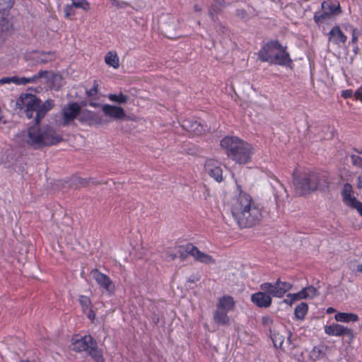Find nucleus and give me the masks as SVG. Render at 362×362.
Returning <instances> with one entry per match:
<instances>
[{
  "label": "nucleus",
  "mask_w": 362,
  "mask_h": 362,
  "mask_svg": "<svg viewBox=\"0 0 362 362\" xmlns=\"http://www.w3.org/2000/svg\"><path fill=\"white\" fill-rule=\"evenodd\" d=\"M341 13L340 4L337 0H325L321 3V11L315 12L313 16L314 21L320 25L334 16Z\"/></svg>",
  "instance_id": "6e6552de"
},
{
  "label": "nucleus",
  "mask_w": 362,
  "mask_h": 362,
  "mask_svg": "<svg viewBox=\"0 0 362 362\" xmlns=\"http://www.w3.org/2000/svg\"><path fill=\"white\" fill-rule=\"evenodd\" d=\"M353 151L357 153L358 154H362V147L361 148H354Z\"/></svg>",
  "instance_id": "09e8293b"
},
{
  "label": "nucleus",
  "mask_w": 362,
  "mask_h": 362,
  "mask_svg": "<svg viewBox=\"0 0 362 362\" xmlns=\"http://www.w3.org/2000/svg\"><path fill=\"white\" fill-rule=\"evenodd\" d=\"M294 302H295V300L293 299V297H287L286 296V298H285L284 300V303L288 305H291Z\"/></svg>",
  "instance_id": "de8ad7c7"
},
{
  "label": "nucleus",
  "mask_w": 362,
  "mask_h": 362,
  "mask_svg": "<svg viewBox=\"0 0 362 362\" xmlns=\"http://www.w3.org/2000/svg\"><path fill=\"white\" fill-rule=\"evenodd\" d=\"M220 29L222 30V32L224 33L225 30H227V28H225L224 26H220Z\"/></svg>",
  "instance_id": "6e6d98bb"
},
{
  "label": "nucleus",
  "mask_w": 362,
  "mask_h": 362,
  "mask_svg": "<svg viewBox=\"0 0 362 362\" xmlns=\"http://www.w3.org/2000/svg\"><path fill=\"white\" fill-rule=\"evenodd\" d=\"M47 74V71H40L37 74L34 75L31 77H19L13 76V83L16 85H25L29 83H35L39 78L45 77Z\"/></svg>",
  "instance_id": "5701e85b"
},
{
  "label": "nucleus",
  "mask_w": 362,
  "mask_h": 362,
  "mask_svg": "<svg viewBox=\"0 0 362 362\" xmlns=\"http://www.w3.org/2000/svg\"><path fill=\"white\" fill-rule=\"evenodd\" d=\"M329 349V347L325 344L315 346L308 354L309 358L316 361L327 358V352Z\"/></svg>",
  "instance_id": "6ab92c4d"
},
{
  "label": "nucleus",
  "mask_w": 362,
  "mask_h": 362,
  "mask_svg": "<svg viewBox=\"0 0 362 362\" xmlns=\"http://www.w3.org/2000/svg\"><path fill=\"white\" fill-rule=\"evenodd\" d=\"M286 296L293 297V299L295 300V301L306 299V296L304 294L303 289L296 293H288Z\"/></svg>",
  "instance_id": "e433bc0d"
},
{
  "label": "nucleus",
  "mask_w": 362,
  "mask_h": 362,
  "mask_svg": "<svg viewBox=\"0 0 362 362\" xmlns=\"http://www.w3.org/2000/svg\"><path fill=\"white\" fill-rule=\"evenodd\" d=\"M78 303L81 307L82 312H86V310L93 307L90 298L84 295H80L78 296Z\"/></svg>",
  "instance_id": "cd10ccee"
},
{
  "label": "nucleus",
  "mask_w": 362,
  "mask_h": 362,
  "mask_svg": "<svg viewBox=\"0 0 362 362\" xmlns=\"http://www.w3.org/2000/svg\"><path fill=\"white\" fill-rule=\"evenodd\" d=\"M200 279H201L200 275H198V274L193 275L188 278L187 282L195 283V282L199 281L200 280Z\"/></svg>",
  "instance_id": "a18cd8bd"
},
{
  "label": "nucleus",
  "mask_w": 362,
  "mask_h": 362,
  "mask_svg": "<svg viewBox=\"0 0 362 362\" xmlns=\"http://www.w3.org/2000/svg\"><path fill=\"white\" fill-rule=\"evenodd\" d=\"M41 103L40 99L37 98L35 95L31 93H22L16 101L18 107L23 110L28 118L33 117L35 110Z\"/></svg>",
  "instance_id": "1a4fd4ad"
},
{
  "label": "nucleus",
  "mask_w": 362,
  "mask_h": 362,
  "mask_svg": "<svg viewBox=\"0 0 362 362\" xmlns=\"http://www.w3.org/2000/svg\"><path fill=\"white\" fill-rule=\"evenodd\" d=\"M258 57L262 62L292 68L293 63L287 47L277 40L266 42L259 50Z\"/></svg>",
  "instance_id": "39448f33"
},
{
  "label": "nucleus",
  "mask_w": 362,
  "mask_h": 362,
  "mask_svg": "<svg viewBox=\"0 0 362 362\" xmlns=\"http://www.w3.org/2000/svg\"><path fill=\"white\" fill-rule=\"evenodd\" d=\"M98 87H99L98 83L96 80H95L93 81V87L90 89L86 90L87 96H88V97L95 96L98 93Z\"/></svg>",
  "instance_id": "c9c22d12"
},
{
  "label": "nucleus",
  "mask_w": 362,
  "mask_h": 362,
  "mask_svg": "<svg viewBox=\"0 0 362 362\" xmlns=\"http://www.w3.org/2000/svg\"><path fill=\"white\" fill-rule=\"evenodd\" d=\"M223 1H215L211 8L210 13L212 15L214 13H218L219 12L218 6L222 7L223 6Z\"/></svg>",
  "instance_id": "ea45409f"
},
{
  "label": "nucleus",
  "mask_w": 362,
  "mask_h": 362,
  "mask_svg": "<svg viewBox=\"0 0 362 362\" xmlns=\"http://www.w3.org/2000/svg\"><path fill=\"white\" fill-rule=\"evenodd\" d=\"M181 126L193 135H202L207 130L206 125L194 119H185L182 122Z\"/></svg>",
  "instance_id": "dca6fc26"
},
{
  "label": "nucleus",
  "mask_w": 362,
  "mask_h": 362,
  "mask_svg": "<svg viewBox=\"0 0 362 362\" xmlns=\"http://www.w3.org/2000/svg\"><path fill=\"white\" fill-rule=\"evenodd\" d=\"M325 333L329 336L346 337L345 341L348 344H352L354 339V333L353 329L346 327L340 324L333 323L330 325L325 326Z\"/></svg>",
  "instance_id": "9d476101"
},
{
  "label": "nucleus",
  "mask_w": 362,
  "mask_h": 362,
  "mask_svg": "<svg viewBox=\"0 0 362 362\" xmlns=\"http://www.w3.org/2000/svg\"><path fill=\"white\" fill-rule=\"evenodd\" d=\"M71 4L76 8H81L85 11H88L90 8V4L87 0H71Z\"/></svg>",
  "instance_id": "c756f323"
},
{
  "label": "nucleus",
  "mask_w": 362,
  "mask_h": 362,
  "mask_svg": "<svg viewBox=\"0 0 362 362\" xmlns=\"http://www.w3.org/2000/svg\"><path fill=\"white\" fill-rule=\"evenodd\" d=\"M353 187L349 183H346L344 185L341 191V196L343 202L346 205L353 209H355L358 212L362 209V202L357 200L353 194Z\"/></svg>",
  "instance_id": "ddd939ff"
},
{
  "label": "nucleus",
  "mask_w": 362,
  "mask_h": 362,
  "mask_svg": "<svg viewBox=\"0 0 362 362\" xmlns=\"http://www.w3.org/2000/svg\"><path fill=\"white\" fill-rule=\"evenodd\" d=\"M70 349L75 352H86L95 362L105 361L103 349L90 334H74L71 339Z\"/></svg>",
  "instance_id": "0eeeda50"
},
{
  "label": "nucleus",
  "mask_w": 362,
  "mask_h": 362,
  "mask_svg": "<svg viewBox=\"0 0 362 362\" xmlns=\"http://www.w3.org/2000/svg\"><path fill=\"white\" fill-rule=\"evenodd\" d=\"M14 5V0H0V13L9 11Z\"/></svg>",
  "instance_id": "7c9ffc66"
},
{
  "label": "nucleus",
  "mask_w": 362,
  "mask_h": 362,
  "mask_svg": "<svg viewBox=\"0 0 362 362\" xmlns=\"http://www.w3.org/2000/svg\"><path fill=\"white\" fill-rule=\"evenodd\" d=\"M293 179L295 189L300 195L326 187L328 185L324 174L310 169L295 170Z\"/></svg>",
  "instance_id": "7ed1b4c3"
},
{
  "label": "nucleus",
  "mask_w": 362,
  "mask_h": 362,
  "mask_svg": "<svg viewBox=\"0 0 362 362\" xmlns=\"http://www.w3.org/2000/svg\"><path fill=\"white\" fill-rule=\"evenodd\" d=\"M235 306L234 298L229 295H224L218 298L216 309L226 310L228 312L233 311Z\"/></svg>",
  "instance_id": "412c9836"
},
{
  "label": "nucleus",
  "mask_w": 362,
  "mask_h": 362,
  "mask_svg": "<svg viewBox=\"0 0 362 362\" xmlns=\"http://www.w3.org/2000/svg\"><path fill=\"white\" fill-rule=\"evenodd\" d=\"M352 37H351V43L355 45L356 49H358V39L359 35H361V32L358 29L354 28L352 29Z\"/></svg>",
  "instance_id": "4c0bfd02"
},
{
  "label": "nucleus",
  "mask_w": 362,
  "mask_h": 362,
  "mask_svg": "<svg viewBox=\"0 0 362 362\" xmlns=\"http://www.w3.org/2000/svg\"><path fill=\"white\" fill-rule=\"evenodd\" d=\"M350 160L351 164L356 168L362 169V157L356 155V154H350L349 155Z\"/></svg>",
  "instance_id": "72a5a7b5"
},
{
  "label": "nucleus",
  "mask_w": 362,
  "mask_h": 362,
  "mask_svg": "<svg viewBox=\"0 0 362 362\" xmlns=\"http://www.w3.org/2000/svg\"><path fill=\"white\" fill-rule=\"evenodd\" d=\"M307 298H313L317 296V291L313 286H309L303 288Z\"/></svg>",
  "instance_id": "2f4dec72"
},
{
  "label": "nucleus",
  "mask_w": 362,
  "mask_h": 362,
  "mask_svg": "<svg viewBox=\"0 0 362 362\" xmlns=\"http://www.w3.org/2000/svg\"><path fill=\"white\" fill-rule=\"evenodd\" d=\"M78 119L81 123H88L90 124L93 122H95L100 124L98 115L89 110H81Z\"/></svg>",
  "instance_id": "4be33fe9"
},
{
  "label": "nucleus",
  "mask_w": 362,
  "mask_h": 362,
  "mask_svg": "<svg viewBox=\"0 0 362 362\" xmlns=\"http://www.w3.org/2000/svg\"><path fill=\"white\" fill-rule=\"evenodd\" d=\"M104 115L114 119H124L126 117L124 110L119 106L105 104L102 106Z\"/></svg>",
  "instance_id": "f3484780"
},
{
  "label": "nucleus",
  "mask_w": 362,
  "mask_h": 362,
  "mask_svg": "<svg viewBox=\"0 0 362 362\" xmlns=\"http://www.w3.org/2000/svg\"><path fill=\"white\" fill-rule=\"evenodd\" d=\"M74 182L76 187H86L89 183V180L82 177H76Z\"/></svg>",
  "instance_id": "58836bf2"
},
{
  "label": "nucleus",
  "mask_w": 362,
  "mask_h": 362,
  "mask_svg": "<svg viewBox=\"0 0 362 362\" xmlns=\"http://www.w3.org/2000/svg\"><path fill=\"white\" fill-rule=\"evenodd\" d=\"M90 274L100 288H104L107 292L114 291L115 284L107 275L102 273L98 269H93Z\"/></svg>",
  "instance_id": "4468645a"
},
{
  "label": "nucleus",
  "mask_w": 362,
  "mask_h": 362,
  "mask_svg": "<svg viewBox=\"0 0 362 362\" xmlns=\"http://www.w3.org/2000/svg\"><path fill=\"white\" fill-rule=\"evenodd\" d=\"M357 271L362 273V264H359L357 266Z\"/></svg>",
  "instance_id": "603ef678"
},
{
  "label": "nucleus",
  "mask_w": 362,
  "mask_h": 362,
  "mask_svg": "<svg viewBox=\"0 0 362 362\" xmlns=\"http://www.w3.org/2000/svg\"><path fill=\"white\" fill-rule=\"evenodd\" d=\"M176 257H177V256H176V255H172V258H173V259H175Z\"/></svg>",
  "instance_id": "13d9d810"
},
{
  "label": "nucleus",
  "mask_w": 362,
  "mask_h": 362,
  "mask_svg": "<svg viewBox=\"0 0 362 362\" xmlns=\"http://www.w3.org/2000/svg\"><path fill=\"white\" fill-rule=\"evenodd\" d=\"M229 312L221 310L219 309L215 310L213 315V320L214 322L219 326H227L230 323V319L228 313Z\"/></svg>",
  "instance_id": "b1692460"
},
{
  "label": "nucleus",
  "mask_w": 362,
  "mask_h": 362,
  "mask_svg": "<svg viewBox=\"0 0 362 362\" xmlns=\"http://www.w3.org/2000/svg\"><path fill=\"white\" fill-rule=\"evenodd\" d=\"M308 311V305L305 302H302L298 304L294 310V315L296 318L300 320H304L305 315Z\"/></svg>",
  "instance_id": "bb28decb"
},
{
  "label": "nucleus",
  "mask_w": 362,
  "mask_h": 362,
  "mask_svg": "<svg viewBox=\"0 0 362 362\" xmlns=\"http://www.w3.org/2000/svg\"><path fill=\"white\" fill-rule=\"evenodd\" d=\"M4 29L3 27L1 28V30H0V32H4Z\"/></svg>",
  "instance_id": "4d7b16f0"
},
{
  "label": "nucleus",
  "mask_w": 362,
  "mask_h": 362,
  "mask_svg": "<svg viewBox=\"0 0 362 362\" xmlns=\"http://www.w3.org/2000/svg\"><path fill=\"white\" fill-rule=\"evenodd\" d=\"M18 362H35V361H30L27 360V359H22V360H20Z\"/></svg>",
  "instance_id": "5fc2aeb1"
},
{
  "label": "nucleus",
  "mask_w": 362,
  "mask_h": 362,
  "mask_svg": "<svg viewBox=\"0 0 362 362\" xmlns=\"http://www.w3.org/2000/svg\"><path fill=\"white\" fill-rule=\"evenodd\" d=\"M329 42L339 47L341 45H344L346 42L347 37L341 30L339 25L334 26L328 33Z\"/></svg>",
  "instance_id": "a211bd4d"
},
{
  "label": "nucleus",
  "mask_w": 362,
  "mask_h": 362,
  "mask_svg": "<svg viewBox=\"0 0 362 362\" xmlns=\"http://www.w3.org/2000/svg\"><path fill=\"white\" fill-rule=\"evenodd\" d=\"M356 100H360L362 103V86L358 88L354 93Z\"/></svg>",
  "instance_id": "c03bdc74"
},
{
  "label": "nucleus",
  "mask_w": 362,
  "mask_h": 362,
  "mask_svg": "<svg viewBox=\"0 0 362 362\" xmlns=\"http://www.w3.org/2000/svg\"><path fill=\"white\" fill-rule=\"evenodd\" d=\"M226 208L241 229L258 225L263 218L261 204L238 183L235 194L226 202Z\"/></svg>",
  "instance_id": "f257e3e1"
},
{
  "label": "nucleus",
  "mask_w": 362,
  "mask_h": 362,
  "mask_svg": "<svg viewBox=\"0 0 362 362\" xmlns=\"http://www.w3.org/2000/svg\"><path fill=\"white\" fill-rule=\"evenodd\" d=\"M259 288L262 291L251 295V302L259 308H268L272 304V297L281 298L292 289L293 285L288 281H282L279 278L274 283L265 282L261 284Z\"/></svg>",
  "instance_id": "f03ea898"
},
{
  "label": "nucleus",
  "mask_w": 362,
  "mask_h": 362,
  "mask_svg": "<svg viewBox=\"0 0 362 362\" xmlns=\"http://www.w3.org/2000/svg\"><path fill=\"white\" fill-rule=\"evenodd\" d=\"M261 321L264 326H269L273 323L272 318L269 315L263 316Z\"/></svg>",
  "instance_id": "37998d69"
},
{
  "label": "nucleus",
  "mask_w": 362,
  "mask_h": 362,
  "mask_svg": "<svg viewBox=\"0 0 362 362\" xmlns=\"http://www.w3.org/2000/svg\"><path fill=\"white\" fill-rule=\"evenodd\" d=\"M81 106L76 102L70 103L62 110V124L65 127L71 124L75 119L78 118Z\"/></svg>",
  "instance_id": "9b49d317"
},
{
  "label": "nucleus",
  "mask_w": 362,
  "mask_h": 362,
  "mask_svg": "<svg viewBox=\"0 0 362 362\" xmlns=\"http://www.w3.org/2000/svg\"><path fill=\"white\" fill-rule=\"evenodd\" d=\"M54 102L52 100H47L42 104H39L35 112H36V116L35 117V122L37 124H40L41 119L44 118L47 112L51 110L54 107Z\"/></svg>",
  "instance_id": "aec40b11"
},
{
  "label": "nucleus",
  "mask_w": 362,
  "mask_h": 362,
  "mask_svg": "<svg viewBox=\"0 0 362 362\" xmlns=\"http://www.w3.org/2000/svg\"><path fill=\"white\" fill-rule=\"evenodd\" d=\"M13 76L12 77H4L0 79V83L6 84L13 83Z\"/></svg>",
  "instance_id": "49530a36"
},
{
  "label": "nucleus",
  "mask_w": 362,
  "mask_h": 362,
  "mask_svg": "<svg viewBox=\"0 0 362 362\" xmlns=\"http://www.w3.org/2000/svg\"><path fill=\"white\" fill-rule=\"evenodd\" d=\"M334 312H335V309H334V308H331V307H330V308H328L327 309V313H328V314H332V313H334Z\"/></svg>",
  "instance_id": "8fccbe9b"
},
{
  "label": "nucleus",
  "mask_w": 362,
  "mask_h": 362,
  "mask_svg": "<svg viewBox=\"0 0 362 362\" xmlns=\"http://www.w3.org/2000/svg\"><path fill=\"white\" fill-rule=\"evenodd\" d=\"M354 93L351 89L343 90L341 93V96L344 99H348L352 98Z\"/></svg>",
  "instance_id": "79ce46f5"
},
{
  "label": "nucleus",
  "mask_w": 362,
  "mask_h": 362,
  "mask_svg": "<svg viewBox=\"0 0 362 362\" xmlns=\"http://www.w3.org/2000/svg\"><path fill=\"white\" fill-rule=\"evenodd\" d=\"M1 21H2V22H4V21H5V19L3 18L1 19Z\"/></svg>",
  "instance_id": "052dcab7"
},
{
  "label": "nucleus",
  "mask_w": 362,
  "mask_h": 362,
  "mask_svg": "<svg viewBox=\"0 0 362 362\" xmlns=\"http://www.w3.org/2000/svg\"><path fill=\"white\" fill-rule=\"evenodd\" d=\"M358 213L362 216V209L361 211H359Z\"/></svg>",
  "instance_id": "bf43d9fd"
},
{
  "label": "nucleus",
  "mask_w": 362,
  "mask_h": 362,
  "mask_svg": "<svg viewBox=\"0 0 362 362\" xmlns=\"http://www.w3.org/2000/svg\"><path fill=\"white\" fill-rule=\"evenodd\" d=\"M105 62L109 66L118 69L119 66V58L116 51H108L105 56Z\"/></svg>",
  "instance_id": "393cba45"
},
{
  "label": "nucleus",
  "mask_w": 362,
  "mask_h": 362,
  "mask_svg": "<svg viewBox=\"0 0 362 362\" xmlns=\"http://www.w3.org/2000/svg\"><path fill=\"white\" fill-rule=\"evenodd\" d=\"M85 315H86V317L91 322H93L95 320V313L93 311V308H90L88 310H86V312H83Z\"/></svg>",
  "instance_id": "a19ab883"
},
{
  "label": "nucleus",
  "mask_w": 362,
  "mask_h": 362,
  "mask_svg": "<svg viewBox=\"0 0 362 362\" xmlns=\"http://www.w3.org/2000/svg\"><path fill=\"white\" fill-rule=\"evenodd\" d=\"M226 154L236 163L245 165L251 161L254 148L249 143L234 136H226L220 142Z\"/></svg>",
  "instance_id": "20e7f679"
},
{
  "label": "nucleus",
  "mask_w": 362,
  "mask_h": 362,
  "mask_svg": "<svg viewBox=\"0 0 362 362\" xmlns=\"http://www.w3.org/2000/svg\"><path fill=\"white\" fill-rule=\"evenodd\" d=\"M185 252L188 255L192 256L194 259L197 262L211 264L215 263V259L212 256L200 251L196 246L192 243H187L184 247Z\"/></svg>",
  "instance_id": "f8f14e48"
},
{
  "label": "nucleus",
  "mask_w": 362,
  "mask_h": 362,
  "mask_svg": "<svg viewBox=\"0 0 362 362\" xmlns=\"http://www.w3.org/2000/svg\"><path fill=\"white\" fill-rule=\"evenodd\" d=\"M334 319L337 322L347 323L349 322H357L358 320V316L355 313H337L334 315Z\"/></svg>",
  "instance_id": "a878e982"
},
{
  "label": "nucleus",
  "mask_w": 362,
  "mask_h": 362,
  "mask_svg": "<svg viewBox=\"0 0 362 362\" xmlns=\"http://www.w3.org/2000/svg\"><path fill=\"white\" fill-rule=\"evenodd\" d=\"M107 98L111 102L117 103L119 104H124L128 100V96L124 95L122 92H120L119 94H109L107 95Z\"/></svg>",
  "instance_id": "c85d7f7f"
},
{
  "label": "nucleus",
  "mask_w": 362,
  "mask_h": 362,
  "mask_svg": "<svg viewBox=\"0 0 362 362\" xmlns=\"http://www.w3.org/2000/svg\"><path fill=\"white\" fill-rule=\"evenodd\" d=\"M39 124L35 122L28 129L27 143L34 148L55 145L62 141V136L53 127L47 126L42 129Z\"/></svg>",
  "instance_id": "423d86ee"
},
{
  "label": "nucleus",
  "mask_w": 362,
  "mask_h": 362,
  "mask_svg": "<svg viewBox=\"0 0 362 362\" xmlns=\"http://www.w3.org/2000/svg\"><path fill=\"white\" fill-rule=\"evenodd\" d=\"M89 105H90V106L93 107H96L98 105L97 103H93V102H90L89 103Z\"/></svg>",
  "instance_id": "864d4df0"
},
{
  "label": "nucleus",
  "mask_w": 362,
  "mask_h": 362,
  "mask_svg": "<svg viewBox=\"0 0 362 362\" xmlns=\"http://www.w3.org/2000/svg\"><path fill=\"white\" fill-rule=\"evenodd\" d=\"M271 339L276 347H281L284 343V337L278 333H271Z\"/></svg>",
  "instance_id": "473e14b6"
},
{
  "label": "nucleus",
  "mask_w": 362,
  "mask_h": 362,
  "mask_svg": "<svg viewBox=\"0 0 362 362\" xmlns=\"http://www.w3.org/2000/svg\"><path fill=\"white\" fill-rule=\"evenodd\" d=\"M245 13V11L244 10H238L237 11V15L238 16H243V14Z\"/></svg>",
  "instance_id": "3c124183"
},
{
  "label": "nucleus",
  "mask_w": 362,
  "mask_h": 362,
  "mask_svg": "<svg viewBox=\"0 0 362 362\" xmlns=\"http://www.w3.org/2000/svg\"><path fill=\"white\" fill-rule=\"evenodd\" d=\"M74 6L72 4H68L64 7V16L66 18H71L76 14V11L74 10Z\"/></svg>",
  "instance_id": "f704fd0d"
},
{
  "label": "nucleus",
  "mask_w": 362,
  "mask_h": 362,
  "mask_svg": "<svg viewBox=\"0 0 362 362\" xmlns=\"http://www.w3.org/2000/svg\"><path fill=\"white\" fill-rule=\"evenodd\" d=\"M205 170L216 181L221 182L223 180V170L217 160L214 159L207 160L205 163Z\"/></svg>",
  "instance_id": "2eb2a0df"
}]
</instances>
